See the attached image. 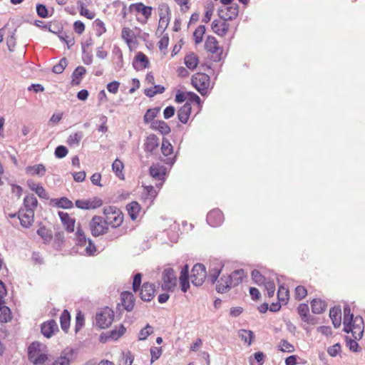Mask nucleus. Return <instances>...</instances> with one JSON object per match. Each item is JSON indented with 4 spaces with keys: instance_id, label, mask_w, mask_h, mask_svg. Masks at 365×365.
<instances>
[{
    "instance_id": "obj_1",
    "label": "nucleus",
    "mask_w": 365,
    "mask_h": 365,
    "mask_svg": "<svg viewBox=\"0 0 365 365\" xmlns=\"http://www.w3.org/2000/svg\"><path fill=\"white\" fill-rule=\"evenodd\" d=\"M41 344L35 341L27 349L28 360L32 365H70L73 360L75 350L71 347L63 349L60 356L50 362L48 354L41 351Z\"/></svg>"
},
{
    "instance_id": "obj_2",
    "label": "nucleus",
    "mask_w": 365,
    "mask_h": 365,
    "mask_svg": "<svg viewBox=\"0 0 365 365\" xmlns=\"http://www.w3.org/2000/svg\"><path fill=\"white\" fill-rule=\"evenodd\" d=\"M103 215L107 225H110L112 227L116 228L121 225L123 222V214L115 206H108L103 208Z\"/></svg>"
},
{
    "instance_id": "obj_3",
    "label": "nucleus",
    "mask_w": 365,
    "mask_h": 365,
    "mask_svg": "<svg viewBox=\"0 0 365 365\" xmlns=\"http://www.w3.org/2000/svg\"><path fill=\"white\" fill-rule=\"evenodd\" d=\"M191 84L202 96H205L208 94L210 78L204 73H197L192 76Z\"/></svg>"
},
{
    "instance_id": "obj_4",
    "label": "nucleus",
    "mask_w": 365,
    "mask_h": 365,
    "mask_svg": "<svg viewBox=\"0 0 365 365\" xmlns=\"http://www.w3.org/2000/svg\"><path fill=\"white\" fill-rule=\"evenodd\" d=\"M114 319V312L108 307L103 308L96 315V323L100 329L108 327Z\"/></svg>"
},
{
    "instance_id": "obj_5",
    "label": "nucleus",
    "mask_w": 365,
    "mask_h": 365,
    "mask_svg": "<svg viewBox=\"0 0 365 365\" xmlns=\"http://www.w3.org/2000/svg\"><path fill=\"white\" fill-rule=\"evenodd\" d=\"M91 232L93 237L104 235L108 230V225L103 217L94 215L89 223Z\"/></svg>"
},
{
    "instance_id": "obj_6",
    "label": "nucleus",
    "mask_w": 365,
    "mask_h": 365,
    "mask_svg": "<svg viewBox=\"0 0 365 365\" xmlns=\"http://www.w3.org/2000/svg\"><path fill=\"white\" fill-rule=\"evenodd\" d=\"M163 281L161 289L166 292H173L177 284V277L174 269L171 267L165 268L162 273Z\"/></svg>"
},
{
    "instance_id": "obj_7",
    "label": "nucleus",
    "mask_w": 365,
    "mask_h": 365,
    "mask_svg": "<svg viewBox=\"0 0 365 365\" xmlns=\"http://www.w3.org/2000/svg\"><path fill=\"white\" fill-rule=\"evenodd\" d=\"M207 277L205 266L202 263L195 264L192 270L190 279L192 284L196 287L201 286Z\"/></svg>"
},
{
    "instance_id": "obj_8",
    "label": "nucleus",
    "mask_w": 365,
    "mask_h": 365,
    "mask_svg": "<svg viewBox=\"0 0 365 365\" xmlns=\"http://www.w3.org/2000/svg\"><path fill=\"white\" fill-rule=\"evenodd\" d=\"M205 48L207 52L215 54L212 59L215 62H219L222 59V48L219 46L216 38L208 36L205 41Z\"/></svg>"
},
{
    "instance_id": "obj_9",
    "label": "nucleus",
    "mask_w": 365,
    "mask_h": 365,
    "mask_svg": "<svg viewBox=\"0 0 365 365\" xmlns=\"http://www.w3.org/2000/svg\"><path fill=\"white\" fill-rule=\"evenodd\" d=\"M160 20L158 26V32L163 34L167 29L170 20V9L168 5L163 3L158 6Z\"/></svg>"
},
{
    "instance_id": "obj_10",
    "label": "nucleus",
    "mask_w": 365,
    "mask_h": 365,
    "mask_svg": "<svg viewBox=\"0 0 365 365\" xmlns=\"http://www.w3.org/2000/svg\"><path fill=\"white\" fill-rule=\"evenodd\" d=\"M347 329L346 331H344L345 333H351L355 339H361L363 336L364 329L363 318L359 315L356 316L354 321L349 324Z\"/></svg>"
},
{
    "instance_id": "obj_11",
    "label": "nucleus",
    "mask_w": 365,
    "mask_h": 365,
    "mask_svg": "<svg viewBox=\"0 0 365 365\" xmlns=\"http://www.w3.org/2000/svg\"><path fill=\"white\" fill-rule=\"evenodd\" d=\"M75 205L79 209L93 210L100 207L103 205V200L98 197H93L88 200H77Z\"/></svg>"
},
{
    "instance_id": "obj_12",
    "label": "nucleus",
    "mask_w": 365,
    "mask_h": 365,
    "mask_svg": "<svg viewBox=\"0 0 365 365\" xmlns=\"http://www.w3.org/2000/svg\"><path fill=\"white\" fill-rule=\"evenodd\" d=\"M239 14V6L237 4H233L231 6H227L225 9H219L217 14L222 20L232 21L235 19Z\"/></svg>"
},
{
    "instance_id": "obj_13",
    "label": "nucleus",
    "mask_w": 365,
    "mask_h": 365,
    "mask_svg": "<svg viewBox=\"0 0 365 365\" xmlns=\"http://www.w3.org/2000/svg\"><path fill=\"white\" fill-rule=\"evenodd\" d=\"M206 220L210 226L217 227L222 224L224 215L220 209L215 208L207 213Z\"/></svg>"
},
{
    "instance_id": "obj_14",
    "label": "nucleus",
    "mask_w": 365,
    "mask_h": 365,
    "mask_svg": "<svg viewBox=\"0 0 365 365\" xmlns=\"http://www.w3.org/2000/svg\"><path fill=\"white\" fill-rule=\"evenodd\" d=\"M18 218L23 227L29 228L34 220V211L31 209H19L18 212Z\"/></svg>"
},
{
    "instance_id": "obj_15",
    "label": "nucleus",
    "mask_w": 365,
    "mask_h": 365,
    "mask_svg": "<svg viewBox=\"0 0 365 365\" xmlns=\"http://www.w3.org/2000/svg\"><path fill=\"white\" fill-rule=\"evenodd\" d=\"M125 327L123 324H120L119 327H115L113 330L106 334H101L100 336V341L105 343L108 340L116 341L125 334Z\"/></svg>"
},
{
    "instance_id": "obj_16",
    "label": "nucleus",
    "mask_w": 365,
    "mask_h": 365,
    "mask_svg": "<svg viewBox=\"0 0 365 365\" xmlns=\"http://www.w3.org/2000/svg\"><path fill=\"white\" fill-rule=\"evenodd\" d=\"M138 291L143 301L150 302L155 296V286L153 283L144 282Z\"/></svg>"
},
{
    "instance_id": "obj_17",
    "label": "nucleus",
    "mask_w": 365,
    "mask_h": 365,
    "mask_svg": "<svg viewBox=\"0 0 365 365\" xmlns=\"http://www.w3.org/2000/svg\"><path fill=\"white\" fill-rule=\"evenodd\" d=\"M56 331H58V327L54 319H50L41 324V333L47 339L51 338Z\"/></svg>"
},
{
    "instance_id": "obj_18",
    "label": "nucleus",
    "mask_w": 365,
    "mask_h": 365,
    "mask_svg": "<svg viewBox=\"0 0 365 365\" xmlns=\"http://www.w3.org/2000/svg\"><path fill=\"white\" fill-rule=\"evenodd\" d=\"M229 20H220L215 19L211 24L212 31L219 36H225L230 28V24L227 23Z\"/></svg>"
},
{
    "instance_id": "obj_19",
    "label": "nucleus",
    "mask_w": 365,
    "mask_h": 365,
    "mask_svg": "<svg viewBox=\"0 0 365 365\" xmlns=\"http://www.w3.org/2000/svg\"><path fill=\"white\" fill-rule=\"evenodd\" d=\"M120 301L123 307L127 312H131L135 306V297L128 291H124L120 294Z\"/></svg>"
},
{
    "instance_id": "obj_20",
    "label": "nucleus",
    "mask_w": 365,
    "mask_h": 365,
    "mask_svg": "<svg viewBox=\"0 0 365 365\" xmlns=\"http://www.w3.org/2000/svg\"><path fill=\"white\" fill-rule=\"evenodd\" d=\"M166 173V168L159 164H153L149 168V174L157 180L165 181Z\"/></svg>"
},
{
    "instance_id": "obj_21",
    "label": "nucleus",
    "mask_w": 365,
    "mask_h": 365,
    "mask_svg": "<svg viewBox=\"0 0 365 365\" xmlns=\"http://www.w3.org/2000/svg\"><path fill=\"white\" fill-rule=\"evenodd\" d=\"M58 215L60 217L61 223L65 227L66 230L69 233L73 232L76 220L74 218H71L68 213L63 211H58Z\"/></svg>"
},
{
    "instance_id": "obj_22",
    "label": "nucleus",
    "mask_w": 365,
    "mask_h": 365,
    "mask_svg": "<svg viewBox=\"0 0 365 365\" xmlns=\"http://www.w3.org/2000/svg\"><path fill=\"white\" fill-rule=\"evenodd\" d=\"M149 66L148 58L142 52L137 53L133 62V67L136 71H140Z\"/></svg>"
},
{
    "instance_id": "obj_23",
    "label": "nucleus",
    "mask_w": 365,
    "mask_h": 365,
    "mask_svg": "<svg viewBox=\"0 0 365 365\" xmlns=\"http://www.w3.org/2000/svg\"><path fill=\"white\" fill-rule=\"evenodd\" d=\"M244 277V269H240L235 270L230 275L226 276V279L228 280V283H230L231 287H236L242 282Z\"/></svg>"
},
{
    "instance_id": "obj_24",
    "label": "nucleus",
    "mask_w": 365,
    "mask_h": 365,
    "mask_svg": "<svg viewBox=\"0 0 365 365\" xmlns=\"http://www.w3.org/2000/svg\"><path fill=\"white\" fill-rule=\"evenodd\" d=\"M192 110L190 103L186 102L178 110V118L183 124L187 123Z\"/></svg>"
},
{
    "instance_id": "obj_25",
    "label": "nucleus",
    "mask_w": 365,
    "mask_h": 365,
    "mask_svg": "<svg viewBox=\"0 0 365 365\" xmlns=\"http://www.w3.org/2000/svg\"><path fill=\"white\" fill-rule=\"evenodd\" d=\"M223 267L224 264L222 263V262H218L215 267L210 268L209 270V274H207L208 282H210L212 284H215L217 281V279L222 272Z\"/></svg>"
},
{
    "instance_id": "obj_26",
    "label": "nucleus",
    "mask_w": 365,
    "mask_h": 365,
    "mask_svg": "<svg viewBox=\"0 0 365 365\" xmlns=\"http://www.w3.org/2000/svg\"><path fill=\"white\" fill-rule=\"evenodd\" d=\"M329 317L334 328L340 327L341 323V309L340 306H334L330 309Z\"/></svg>"
},
{
    "instance_id": "obj_27",
    "label": "nucleus",
    "mask_w": 365,
    "mask_h": 365,
    "mask_svg": "<svg viewBox=\"0 0 365 365\" xmlns=\"http://www.w3.org/2000/svg\"><path fill=\"white\" fill-rule=\"evenodd\" d=\"M180 284L181 290L183 292H186L190 288L189 282V267L187 264L183 266L180 272Z\"/></svg>"
},
{
    "instance_id": "obj_28",
    "label": "nucleus",
    "mask_w": 365,
    "mask_h": 365,
    "mask_svg": "<svg viewBox=\"0 0 365 365\" xmlns=\"http://www.w3.org/2000/svg\"><path fill=\"white\" fill-rule=\"evenodd\" d=\"M130 11L135 9L137 12L141 13L146 19H148L152 14L153 8L149 6L144 5L142 2L132 4L129 6Z\"/></svg>"
},
{
    "instance_id": "obj_29",
    "label": "nucleus",
    "mask_w": 365,
    "mask_h": 365,
    "mask_svg": "<svg viewBox=\"0 0 365 365\" xmlns=\"http://www.w3.org/2000/svg\"><path fill=\"white\" fill-rule=\"evenodd\" d=\"M86 73V70L83 66H79L76 67L71 74L72 79L71 81V85L72 86L79 85Z\"/></svg>"
},
{
    "instance_id": "obj_30",
    "label": "nucleus",
    "mask_w": 365,
    "mask_h": 365,
    "mask_svg": "<svg viewBox=\"0 0 365 365\" xmlns=\"http://www.w3.org/2000/svg\"><path fill=\"white\" fill-rule=\"evenodd\" d=\"M159 145L158 138L155 134L148 135L144 143V150L145 152L153 153Z\"/></svg>"
},
{
    "instance_id": "obj_31",
    "label": "nucleus",
    "mask_w": 365,
    "mask_h": 365,
    "mask_svg": "<svg viewBox=\"0 0 365 365\" xmlns=\"http://www.w3.org/2000/svg\"><path fill=\"white\" fill-rule=\"evenodd\" d=\"M51 202L58 208L71 209L73 206L72 201L66 197L51 199Z\"/></svg>"
},
{
    "instance_id": "obj_32",
    "label": "nucleus",
    "mask_w": 365,
    "mask_h": 365,
    "mask_svg": "<svg viewBox=\"0 0 365 365\" xmlns=\"http://www.w3.org/2000/svg\"><path fill=\"white\" fill-rule=\"evenodd\" d=\"M312 312L315 314H320L323 313L327 308V303L325 301L320 299H314L310 302Z\"/></svg>"
},
{
    "instance_id": "obj_33",
    "label": "nucleus",
    "mask_w": 365,
    "mask_h": 365,
    "mask_svg": "<svg viewBox=\"0 0 365 365\" xmlns=\"http://www.w3.org/2000/svg\"><path fill=\"white\" fill-rule=\"evenodd\" d=\"M26 173L30 175H38L42 177L46 173V168L43 164L29 165L25 169Z\"/></svg>"
},
{
    "instance_id": "obj_34",
    "label": "nucleus",
    "mask_w": 365,
    "mask_h": 365,
    "mask_svg": "<svg viewBox=\"0 0 365 365\" xmlns=\"http://www.w3.org/2000/svg\"><path fill=\"white\" fill-rule=\"evenodd\" d=\"M38 205V200L36 197L33 195H26L24 198L23 206L20 209H31L34 211Z\"/></svg>"
},
{
    "instance_id": "obj_35",
    "label": "nucleus",
    "mask_w": 365,
    "mask_h": 365,
    "mask_svg": "<svg viewBox=\"0 0 365 365\" xmlns=\"http://www.w3.org/2000/svg\"><path fill=\"white\" fill-rule=\"evenodd\" d=\"M141 209L140 204L136 201H132L126 205V210L132 220H135Z\"/></svg>"
},
{
    "instance_id": "obj_36",
    "label": "nucleus",
    "mask_w": 365,
    "mask_h": 365,
    "mask_svg": "<svg viewBox=\"0 0 365 365\" xmlns=\"http://www.w3.org/2000/svg\"><path fill=\"white\" fill-rule=\"evenodd\" d=\"M354 316L351 313V308L349 305L346 304L344 306V318H343V324H344V331H346L347 327H349V324L354 321Z\"/></svg>"
},
{
    "instance_id": "obj_37",
    "label": "nucleus",
    "mask_w": 365,
    "mask_h": 365,
    "mask_svg": "<svg viewBox=\"0 0 365 365\" xmlns=\"http://www.w3.org/2000/svg\"><path fill=\"white\" fill-rule=\"evenodd\" d=\"M184 63L187 68L193 71L195 69L199 63V58L194 53L191 52L185 56Z\"/></svg>"
},
{
    "instance_id": "obj_38",
    "label": "nucleus",
    "mask_w": 365,
    "mask_h": 365,
    "mask_svg": "<svg viewBox=\"0 0 365 365\" xmlns=\"http://www.w3.org/2000/svg\"><path fill=\"white\" fill-rule=\"evenodd\" d=\"M113 55L115 60V70L119 71L123 67V53L121 49L115 46L113 49Z\"/></svg>"
},
{
    "instance_id": "obj_39",
    "label": "nucleus",
    "mask_w": 365,
    "mask_h": 365,
    "mask_svg": "<svg viewBox=\"0 0 365 365\" xmlns=\"http://www.w3.org/2000/svg\"><path fill=\"white\" fill-rule=\"evenodd\" d=\"M216 283L215 289L218 293H226L232 287L230 283H228L225 275H222Z\"/></svg>"
},
{
    "instance_id": "obj_40",
    "label": "nucleus",
    "mask_w": 365,
    "mask_h": 365,
    "mask_svg": "<svg viewBox=\"0 0 365 365\" xmlns=\"http://www.w3.org/2000/svg\"><path fill=\"white\" fill-rule=\"evenodd\" d=\"M70 322H71V314L69 312L67 309H64L60 317V324L61 329L67 333L69 327H70Z\"/></svg>"
},
{
    "instance_id": "obj_41",
    "label": "nucleus",
    "mask_w": 365,
    "mask_h": 365,
    "mask_svg": "<svg viewBox=\"0 0 365 365\" xmlns=\"http://www.w3.org/2000/svg\"><path fill=\"white\" fill-rule=\"evenodd\" d=\"M157 196V192L152 185L144 186L141 197L144 200H148L152 202Z\"/></svg>"
},
{
    "instance_id": "obj_42",
    "label": "nucleus",
    "mask_w": 365,
    "mask_h": 365,
    "mask_svg": "<svg viewBox=\"0 0 365 365\" xmlns=\"http://www.w3.org/2000/svg\"><path fill=\"white\" fill-rule=\"evenodd\" d=\"M49 31L54 34H57L60 40L66 43L68 48H70L74 44V38L68 36L62 29L58 30V32L52 30L51 29H49Z\"/></svg>"
},
{
    "instance_id": "obj_43",
    "label": "nucleus",
    "mask_w": 365,
    "mask_h": 365,
    "mask_svg": "<svg viewBox=\"0 0 365 365\" xmlns=\"http://www.w3.org/2000/svg\"><path fill=\"white\" fill-rule=\"evenodd\" d=\"M124 168V165L121 160H120L118 158H116L113 164H112V170L116 175L118 178H119L120 180H124L125 176L123 173V170Z\"/></svg>"
},
{
    "instance_id": "obj_44",
    "label": "nucleus",
    "mask_w": 365,
    "mask_h": 365,
    "mask_svg": "<svg viewBox=\"0 0 365 365\" xmlns=\"http://www.w3.org/2000/svg\"><path fill=\"white\" fill-rule=\"evenodd\" d=\"M16 29H9L6 36V46L9 51H14L16 46Z\"/></svg>"
},
{
    "instance_id": "obj_45",
    "label": "nucleus",
    "mask_w": 365,
    "mask_h": 365,
    "mask_svg": "<svg viewBox=\"0 0 365 365\" xmlns=\"http://www.w3.org/2000/svg\"><path fill=\"white\" fill-rule=\"evenodd\" d=\"M75 235L76 240V245L77 246L84 247L87 244L88 238H86L85 233L80 225L77 227Z\"/></svg>"
},
{
    "instance_id": "obj_46",
    "label": "nucleus",
    "mask_w": 365,
    "mask_h": 365,
    "mask_svg": "<svg viewBox=\"0 0 365 365\" xmlns=\"http://www.w3.org/2000/svg\"><path fill=\"white\" fill-rule=\"evenodd\" d=\"M154 332V328L147 324L143 329H141L138 333V338L139 341H145L149 336L153 334Z\"/></svg>"
},
{
    "instance_id": "obj_47",
    "label": "nucleus",
    "mask_w": 365,
    "mask_h": 365,
    "mask_svg": "<svg viewBox=\"0 0 365 365\" xmlns=\"http://www.w3.org/2000/svg\"><path fill=\"white\" fill-rule=\"evenodd\" d=\"M78 9L79 10V13L81 16L86 17L88 19H93L96 14L93 11H91L86 9V4L81 0L77 2Z\"/></svg>"
},
{
    "instance_id": "obj_48",
    "label": "nucleus",
    "mask_w": 365,
    "mask_h": 365,
    "mask_svg": "<svg viewBox=\"0 0 365 365\" xmlns=\"http://www.w3.org/2000/svg\"><path fill=\"white\" fill-rule=\"evenodd\" d=\"M238 333L239 336L242 341H244L245 343H247L248 345H250L252 344L255 337L252 331L247 329H240Z\"/></svg>"
},
{
    "instance_id": "obj_49",
    "label": "nucleus",
    "mask_w": 365,
    "mask_h": 365,
    "mask_svg": "<svg viewBox=\"0 0 365 365\" xmlns=\"http://www.w3.org/2000/svg\"><path fill=\"white\" fill-rule=\"evenodd\" d=\"M12 319V313L7 306L0 308V323H7Z\"/></svg>"
},
{
    "instance_id": "obj_50",
    "label": "nucleus",
    "mask_w": 365,
    "mask_h": 365,
    "mask_svg": "<svg viewBox=\"0 0 365 365\" xmlns=\"http://www.w3.org/2000/svg\"><path fill=\"white\" fill-rule=\"evenodd\" d=\"M289 289L285 285H279L277 290L278 301L287 303L289 299Z\"/></svg>"
},
{
    "instance_id": "obj_51",
    "label": "nucleus",
    "mask_w": 365,
    "mask_h": 365,
    "mask_svg": "<svg viewBox=\"0 0 365 365\" xmlns=\"http://www.w3.org/2000/svg\"><path fill=\"white\" fill-rule=\"evenodd\" d=\"M160 109L159 107L148 109L143 116V120L145 123H149L153 121L160 112Z\"/></svg>"
},
{
    "instance_id": "obj_52",
    "label": "nucleus",
    "mask_w": 365,
    "mask_h": 365,
    "mask_svg": "<svg viewBox=\"0 0 365 365\" xmlns=\"http://www.w3.org/2000/svg\"><path fill=\"white\" fill-rule=\"evenodd\" d=\"M83 136V134L81 131L76 132L68 136L66 142L70 146L78 145Z\"/></svg>"
},
{
    "instance_id": "obj_53",
    "label": "nucleus",
    "mask_w": 365,
    "mask_h": 365,
    "mask_svg": "<svg viewBox=\"0 0 365 365\" xmlns=\"http://www.w3.org/2000/svg\"><path fill=\"white\" fill-rule=\"evenodd\" d=\"M251 276L254 282L258 285L264 284L267 281L266 277L257 269L252 270Z\"/></svg>"
},
{
    "instance_id": "obj_54",
    "label": "nucleus",
    "mask_w": 365,
    "mask_h": 365,
    "mask_svg": "<svg viewBox=\"0 0 365 365\" xmlns=\"http://www.w3.org/2000/svg\"><path fill=\"white\" fill-rule=\"evenodd\" d=\"M206 29L204 25H200L194 31L193 37L195 40V43L196 44L200 43L202 41V37L204 34L205 33Z\"/></svg>"
},
{
    "instance_id": "obj_55",
    "label": "nucleus",
    "mask_w": 365,
    "mask_h": 365,
    "mask_svg": "<svg viewBox=\"0 0 365 365\" xmlns=\"http://www.w3.org/2000/svg\"><path fill=\"white\" fill-rule=\"evenodd\" d=\"M161 151L165 156H168L173 152V145H171L170 141L165 138H163L162 140Z\"/></svg>"
},
{
    "instance_id": "obj_56",
    "label": "nucleus",
    "mask_w": 365,
    "mask_h": 365,
    "mask_svg": "<svg viewBox=\"0 0 365 365\" xmlns=\"http://www.w3.org/2000/svg\"><path fill=\"white\" fill-rule=\"evenodd\" d=\"M67 65L68 61L66 58L63 57L59 61L58 64L53 66L52 72L56 74H61L63 72Z\"/></svg>"
},
{
    "instance_id": "obj_57",
    "label": "nucleus",
    "mask_w": 365,
    "mask_h": 365,
    "mask_svg": "<svg viewBox=\"0 0 365 365\" xmlns=\"http://www.w3.org/2000/svg\"><path fill=\"white\" fill-rule=\"evenodd\" d=\"M85 324V318L84 314L79 311L76 316V322H75V327L74 331L76 333H78L84 326Z\"/></svg>"
},
{
    "instance_id": "obj_58",
    "label": "nucleus",
    "mask_w": 365,
    "mask_h": 365,
    "mask_svg": "<svg viewBox=\"0 0 365 365\" xmlns=\"http://www.w3.org/2000/svg\"><path fill=\"white\" fill-rule=\"evenodd\" d=\"M264 354L262 351H257L254 354V359L250 357V365H262L264 360Z\"/></svg>"
},
{
    "instance_id": "obj_59",
    "label": "nucleus",
    "mask_w": 365,
    "mask_h": 365,
    "mask_svg": "<svg viewBox=\"0 0 365 365\" xmlns=\"http://www.w3.org/2000/svg\"><path fill=\"white\" fill-rule=\"evenodd\" d=\"M346 341V346L349 347V350L353 352H360L361 351V349L360 348L359 344L357 343L358 339H350L349 336H345Z\"/></svg>"
},
{
    "instance_id": "obj_60",
    "label": "nucleus",
    "mask_w": 365,
    "mask_h": 365,
    "mask_svg": "<svg viewBox=\"0 0 365 365\" xmlns=\"http://www.w3.org/2000/svg\"><path fill=\"white\" fill-rule=\"evenodd\" d=\"M279 350H280L282 352L291 353L294 351V347L287 340L281 339L279 344Z\"/></svg>"
},
{
    "instance_id": "obj_61",
    "label": "nucleus",
    "mask_w": 365,
    "mask_h": 365,
    "mask_svg": "<svg viewBox=\"0 0 365 365\" xmlns=\"http://www.w3.org/2000/svg\"><path fill=\"white\" fill-rule=\"evenodd\" d=\"M93 24L96 26V35L98 36H101L103 34L106 33V29L105 24L100 19H96Z\"/></svg>"
},
{
    "instance_id": "obj_62",
    "label": "nucleus",
    "mask_w": 365,
    "mask_h": 365,
    "mask_svg": "<svg viewBox=\"0 0 365 365\" xmlns=\"http://www.w3.org/2000/svg\"><path fill=\"white\" fill-rule=\"evenodd\" d=\"M150 351L151 355L150 363L153 364L160 357L163 350L161 347L152 346Z\"/></svg>"
},
{
    "instance_id": "obj_63",
    "label": "nucleus",
    "mask_w": 365,
    "mask_h": 365,
    "mask_svg": "<svg viewBox=\"0 0 365 365\" xmlns=\"http://www.w3.org/2000/svg\"><path fill=\"white\" fill-rule=\"evenodd\" d=\"M37 234L45 241H50L52 238L51 233L46 229L45 226H41L38 229Z\"/></svg>"
},
{
    "instance_id": "obj_64",
    "label": "nucleus",
    "mask_w": 365,
    "mask_h": 365,
    "mask_svg": "<svg viewBox=\"0 0 365 365\" xmlns=\"http://www.w3.org/2000/svg\"><path fill=\"white\" fill-rule=\"evenodd\" d=\"M297 312L301 319L307 317V314L309 313V308L308 304L306 303L299 304L297 307Z\"/></svg>"
}]
</instances>
